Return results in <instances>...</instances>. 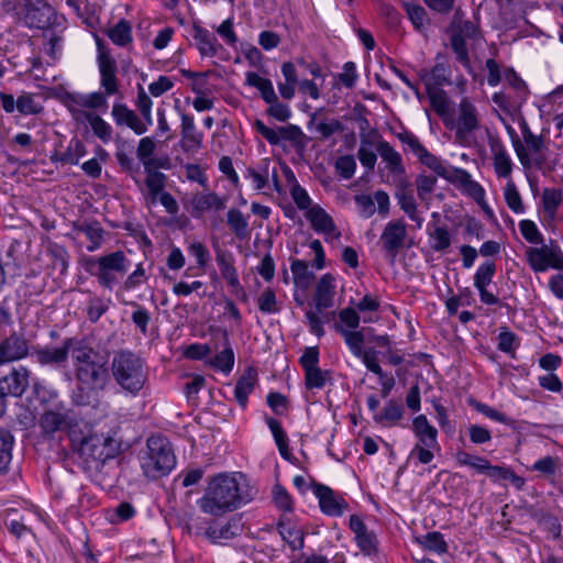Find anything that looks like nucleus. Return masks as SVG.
<instances>
[{
	"mask_svg": "<svg viewBox=\"0 0 563 563\" xmlns=\"http://www.w3.org/2000/svg\"><path fill=\"white\" fill-rule=\"evenodd\" d=\"M256 494L242 473H221L209 481L199 507L205 514L221 516L252 501Z\"/></svg>",
	"mask_w": 563,
	"mask_h": 563,
	"instance_id": "1",
	"label": "nucleus"
},
{
	"mask_svg": "<svg viewBox=\"0 0 563 563\" xmlns=\"http://www.w3.org/2000/svg\"><path fill=\"white\" fill-rule=\"evenodd\" d=\"M76 378L90 390H103L109 382L106 358L82 340L75 339L70 354Z\"/></svg>",
	"mask_w": 563,
	"mask_h": 563,
	"instance_id": "2",
	"label": "nucleus"
},
{
	"mask_svg": "<svg viewBox=\"0 0 563 563\" xmlns=\"http://www.w3.org/2000/svg\"><path fill=\"white\" fill-rule=\"evenodd\" d=\"M110 369L118 386L132 397L141 394L148 379L145 361L129 350L118 351L113 355Z\"/></svg>",
	"mask_w": 563,
	"mask_h": 563,
	"instance_id": "3",
	"label": "nucleus"
},
{
	"mask_svg": "<svg viewBox=\"0 0 563 563\" xmlns=\"http://www.w3.org/2000/svg\"><path fill=\"white\" fill-rule=\"evenodd\" d=\"M71 442L89 472H100L107 461L117 454L115 441L103 434H88L80 437L71 434Z\"/></svg>",
	"mask_w": 563,
	"mask_h": 563,
	"instance_id": "4",
	"label": "nucleus"
},
{
	"mask_svg": "<svg viewBox=\"0 0 563 563\" xmlns=\"http://www.w3.org/2000/svg\"><path fill=\"white\" fill-rule=\"evenodd\" d=\"M176 459L168 440L161 435L147 439L146 451L141 456V467L144 475L157 479L167 475L175 466Z\"/></svg>",
	"mask_w": 563,
	"mask_h": 563,
	"instance_id": "5",
	"label": "nucleus"
},
{
	"mask_svg": "<svg viewBox=\"0 0 563 563\" xmlns=\"http://www.w3.org/2000/svg\"><path fill=\"white\" fill-rule=\"evenodd\" d=\"M129 267L130 261L122 251L85 260V269L96 276L99 284L108 289H112L117 283V274L124 275Z\"/></svg>",
	"mask_w": 563,
	"mask_h": 563,
	"instance_id": "6",
	"label": "nucleus"
},
{
	"mask_svg": "<svg viewBox=\"0 0 563 563\" xmlns=\"http://www.w3.org/2000/svg\"><path fill=\"white\" fill-rule=\"evenodd\" d=\"M5 11L13 10L15 15L29 27L45 30L58 20L54 9L45 0H16L12 5L7 1Z\"/></svg>",
	"mask_w": 563,
	"mask_h": 563,
	"instance_id": "7",
	"label": "nucleus"
},
{
	"mask_svg": "<svg viewBox=\"0 0 563 563\" xmlns=\"http://www.w3.org/2000/svg\"><path fill=\"white\" fill-rule=\"evenodd\" d=\"M445 126L454 131L455 140L468 144L474 132L481 129V117L475 104L463 98L457 106L456 115L445 119Z\"/></svg>",
	"mask_w": 563,
	"mask_h": 563,
	"instance_id": "8",
	"label": "nucleus"
},
{
	"mask_svg": "<svg viewBox=\"0 0 563 563\" xmlns=\"http://www.w3.org/2000/svg\"><path fill=\"white\" fill-rule=\"evenodd\" d=\"M75 421L76 419L71 411L62 401L56 400L51 407L43 409L38 418V427L45 437L51 438L59 431H68L71 435L77 433L74 430Z\"/></svg>",
	"mask_w": 563,
	"mask_h": 563,
	"instance_id": "9",
	"label": "nucleus"
},
{
	"mask_svg": "<svg viewBox=\"0 0 563 563\" xmlns=\"http://www.w3.org/2000/svg\"><path fill=\"white\" fill-rule=\"evenodd\" d=\"M253 126L271 145H278L282 141H288L296 147L305 146L306 135L301 129L295 124L272 129L265 125L262 120L256 119Z\"/></svg>",
	"mask_w": 563,
	"mask_h": 563,
	"instance_id": "10",
	"label": "nucleus"
},
{
	"mask_svg": "<svg viewBox=\"0 0 563 563\" xmlns=\"http://www.w3.org/2000/svg\"><path fill=\"white\" fill-rule=\"evenodd\" d=\"M479 41V33L477 26L472 21H461L457 25V31L451 36V47L456 56V59L468 70L472 71L466 41Z\"/></svg>",
	"mask_w": 563,
	"mask_h": 563,
	"instance_id": "11",
	"label": "nucleus"
},
{
	"mask_svg": "<svg viewBox=\"0 0 563 563\" xmlns=\"http://www.w3.org/2000/svg\"><path fill=\"white\" fill-rule=\"evenodd\" d=\"M407 236L406 223L402 220L389 221L380 235V243L386 257L394 262L400 249L405 245Z\"/></svg>",
	"mask_w": 563,
	"mask_h": 563,
	"instance_id": "12",
	"label": "nucleus"
},
{
	"mask_svg": "<svg viewBox=\"0 0 563 563\" xmlns=\"http://www.w3.org/2000/svg\"><path fill=\"white\" fill-rule=\"evenodd\" d=\"M528 263L534 272H543L549 267L562 269L563 254L558 247L542 245L529 247L526 252Z\"/></svg>",
	"mask_w": 563,
	"mask_h": 563,
	"instance_id": "13",
	"label": "nucleus"
},
{
	"mask_svg": "<svg viewBox=\"0 0 563 563\" xmlns=\"http://www.w3.org/2000/svg\"><path fill=\"white\" fill-rule=\"evenodd\" d=\"M305 216L312 229L323 234L325 240H336L341 236V232L336 229L332 217L319 205L309 208Z\"/></svg>",
	"mask_w": 563,
	"mask_h": 563,
	"instance_id": "14",
	"label": "nucleus"
},
{
	"mask_svg": "<svg viewBox=\"0 0 563 563\" xmlns=\"http://www.w3.org/2000/svg\"><path fill=\"white\" fill-rule=\"evenodd\" d=\"M313 493L319 499V505L323 514L328 516L339 517L347 509L349 504L346 500L335 494L330 487L317 484L313 487Z\"/></svg>",
	"mask_w": 563,
	"mask_h": 563,
	"instance_id": "15",
	"label": "nucleus"
},
{
	"mask_svg": "<svg viewBox=\"0 0 563 563\" xmlns=\"http://www.w3.org/2000/svg\"><path fill=\"white\" fill-rule=\"evenodd\" d=\"M443 178L456 187L463 189L476 201L479 202L484 199V188L477 181L472 179V176L467 170L449 166Z\"/></svg>",
	"mask_w": 563,
	"mask_h": 563,
	"instance_id": "16",
	"label": "nucleus"
},
{
	"mask_svg": "<svg viewBox=\"0 0 563 563\" xmlns=\"http://www.w3.org/2000/svg\"><path fill=\"white\" fill-rule=\"evenodd\" d=\"M75 344L74 338H68L63 341V344L58 347H38L35 349L32 353V356L35 361L45 366V365H60L64 364L68 355L71 354L73 346Z\"/></svg>",
	"mask_w": 563,
	"mask_h": 563,
	"instance_id": "17",
	"label": "nucleus"
},
{
	"mask_svg": "<svg viewBox=\"0 0 563 563\" xmlns=\"http://www.w3.org/2000/svg\"><path fill=\"white\" fill-rule=\"evenodd\" d=\"M495 272L496 266L494 262L489 261L482 264L474 275V286L479 292L481 301L485 305H497L499 302L498 297L487 290Z\"/></svg>",
	"mask_w": 563,
	"mask_h": 563,
	"instance_id": "18",
	"label": "nucleus"
},
{
	"mask_svg": "<svg viewBox=\"0 0 563 563\" xmlns=\"http://www.w3.org/2000/svg\"><path fill=\"white\" fill-rule=\"evenodd\" d=\"M29 354L27 341L16 333H12L0 343V364L13 362Z\"/></svg>",
	"mask_w": 563,
	"mask_h": 563,
	"instance_id": "19",
	"label": "nucleus"
},
{
	"mask_svg": "<svg viewBox=\"0 0 563 563\" xmlns=\"http://www.w3.org/2000/svg\"><path fill=\"white\" fill-rule=\"evenodd\" d=\"M350 529L355 534L357 547L365 555L376 552L377 539L374 532L369 531L363 520L357 515L350 517Z\"/></svg>",
	"mask_w": 563,
	"mask_h": 563,
	"instance_id": "20",
	"label": "nucleus"
},
{
	"mask_svg": "<svg viewBox=\"0 0 563 563\" xmlns=\"http://www.w3.org/2000/svg\"><path fill=\"white\" fill-rule=\"evenodd\" d=\"M243 531V523L240 518L232 517L224 523L210 525L206 536L214 543H221L240 536Z\"/></svg>",
	"mask_w": 563,
	"mask_h": 563,
	"instance_id": "21",
	"label": "nucleus"
},
{
	"mask_svg": "<svg viewBox=\"0 0 563 563\" xmlns=\"http://www.w3.org/2000/svg\"><path fill=\"white\" fill-rule=\"evenodd\" d=\"M111 115L117 125L128 126L137 135L147 131V124L143 123L139 115L123 103H114Z\"/></svg>",
	"mask_w": 563,
	"mask_h": 563,
	"instance_id": "22",
	"label": "nucleus"
},
{
	"mask_svg": "<svg viewBox=\"0 0 563 563\" xmlns=\"http://www.w3.org/2000/svg\"><path fill=\"white\" fill-rule=\"evenodd\" d=\"M29 386V371L20 366L19 368H13L7 376L0 379V390L4 393L5 396H21Z\"/></svg>",
	"mask_w": 563,
	"mask_h": 563,
	"instance_id": "23",
	"label": "nucleus"
},
{
	"mask_svg": "<svg viewBox=\"0 0 563 563\" xmlns=\"http://www.w3.org/2000/svg\"><path fill=\"white\" fill-rule=\"evenodd\" d=\"M335 295V279L331 274L323 275L317 284L313 305L318 312L333 306Z\"/></svg>",
	"mask_w": 563,
	"mask_h": 563,
	"instance_id": "24",
	"label": "nucleus"
},
{
	"mask_svg": "<svg viewBox=\"0 0 563 563\" xmlns=\"http://www.w3.org/2000/svg\"><path fill=\"white\" fill-rule=\"evenodd\" d=\"M490 151L496 175L500 178H510L514 163L504 144L495 141L490 144Z\"/></svg>",
	"mask_w": 563,
	"mask_h": 563,
	"instance_id": "25",
	"label": "nucleus"
},
{
	"mask_svg": "<svg viewBox=\"0 0 563 563\" xmlns=\"http://www.w3.org/2000/svg\"><path fill=\"white\" fill-rule=\"evenodd\" d=\"M522 146L528 158V163L520 164L525 168H530L533 164L540 166L544 161L543 151L545 150V143L542 135L531 134L522 140Z\"/></svg>",
	"mask_w": 563,
	"mask_h": 563,
	"instance_id": "26",
	"label": "nucleus"
},
{
	"mask_svg": "<svg viewBox=\"0 0 563 563\" xmlns=\"http://www.w3.org/2000/svg\"><path fill=\"white\" fill-rule=\"evenodd\" d=\"M181 144L185 151H195L201 146L202 135L197 132L194 118L181 112Z\"/></svg>",
	"mask_w": 563,
	"mask_h": 563,
	"instance_id": "27",
	"label": "nucleus"
},
{
	"mask_svg": "<svg viewBox=\"0 0 563 563\" xmlns=\"http://www.w3.org/2000/svg\"><path fill=\"white\" fill-rule=\"evenodd\" d=\"M412 431L418 438L417 443H422L426 446H438V430L430 424L424 415H419L413 419Z\"/></svg>",
	"mask_w": 563,
	"mask_h": 563,
	"instance_id": "28",
	"label": "nucleus"
},
{
	"mask_svg": "<svg viewBox=\"0 0 563 563\" xmlns=\"http://www.w3.org/2000/svg\"><path fill=\"white\" fill-rule=\"evenodd\" d=\"M227 199L219 197L213 191L198 192L192 197V207L199 213L220 211L225 208Z\"/></svg>",
	"mask_w": 563,
	"mask_h": 563,
	"instance_id": "29",
	"label": "nucleus"
},
{
	"mask_svg": "<svg viewBox=\"0 0 563 563\" xmlns=\"http://www.w3.org/2000/svg\"><path fill=\"white\" fill-rule=\"evenodd\" d=\"M377 152L382 159L387 164L391 175L405 174V166L400 153H398L388 142L380 141L377 144Z\"/></svg>",
	"mask_w": 563,
	"mask_h": 563,
	"instance_id": "30",
	"label": "nucleus"
},
{
	"mask_svg": "<svg viewBox=\"0 0 563 563\" xmlns=\"http://www.w3.org/2000/svg\"><path fill=\"white\" fill-rule=\"evenodd\" d=\"M65 25L62 21H54V23L43 30V36L47 41L48 48L46 53L53 58H57L62 51V43L64 40Z\"/></svg>",
	"mask_w": 563,
	"mask_h": 563,
	"instance_id": "31",
	"label": "nucleus"
},
{
	"mask_svg": "<svg viewBox=\"0 0 563 563\" xmlns=\"http://www.w3.org/2000/svg\"><path fill=\"white\" fill-rule=\"evenodd\" d=\"M256 383V373L253 368H249L239 378L234 388V396L241 407L247 404L249 395L254 390Z\"/></svg>",
	"mask_w": 563,
	"mask_h": 563,
	"instance_id": "32",
	"label": "nucleus"
},
{
	"mask_svg": "<svg viewBox=\"0 0 563 563\" xmlns=\"http://www.w3.org/2000/svg\"><path fill=\"white\" fill-rule=\"evenodd\" d=\"M426 88H440L450 82V69L443 63H437L431 71L421 74Z\"/></svg>",
	"mask_w": 563,
	"mask_h": 563,
	"instance_id": "33",
	"label": "nucleus"
},
{
	"mask_svg": "<svg viewBox=\"0 0 563 563\" xmlns=\"http://www.w3.org/2000/svg\"><path fill=\"white\" fill-rule=\"evenodd\" d=\"M84 121H87L95 134L102 143L107 144L112 139L113 129L100 115L90 111L88 114H82Z\"/></svg>",
	"mask_w": 563,
	"mask_h": 563,
	"instance_id": "34",
	"label": "nucleus"
},
{
	"mask_svg": "<svg viewBox=\"0 0 563 563\" xmlns=\"http://www.w3.org/2000/svg\"><path fill=\"white\" fill-rule=\"evenodd\" d=\"M544 212L551 221L555 220L559 207L563 203V194L558 188H544L541 195Z\"/></svg>",
	"mask_w": 563,
	"mask_h": 563,
	"instance_id": "35",
	"label": "nucleus"
},
{
	"mask_svg": "<svg viewBox=\"0 0 563 563\" xmlns=\"http://www.w3.org/2000/svg\"><path fill=\"white\" fill-rule=\"evenodd\" d=\"M308 128L314 130L318 133V137L321 140L329 139L335 133L343 131V124L336 119H330L325 121H318L316 114H312Z\"/></svg>",
	"mask_w": 563,
	"mask_h": 563,
	"instance_id": "36",
	"label": "nucleus"
},
{
	"mask_svg": "<svg viewBox=\"0 0 563 563\" xmlns=\"http://www.w3.org/2000/svg\"><path fill=\"white\" fill-rule=\"evenodd\" d=\"M192 37L201 55L214 56L217 54V38L209 31L200 26H195Z\"/></svg>",
	"mask_w": 563,
	"mask_h": 563,
	"instance_id": "37",
	"label": "nucleus"
},
{
	"mask_svg": "<svg viewBox=\"0 0 563 563\" xmlns=\"http://www.w3.org/2000/svg\"><path fill=\"white\" fill-rule=\"evenodd\" d=\"M246 85L256 88L265 102L274 101L277 97L273 82L268 78L261 77L257 73H246Z\"/></svg>",
	"mask_w": 563,
	"mask_h": 563,
	"instance_id": "38",
	"label": "nucleus"
},
{
	"mask_svg": "<svg viewBox=\"0 0 563 563\" xmlns=\"http://www.w3.org/2000/svg\"><path fill=\"white\" fill-rule=\"evenodd\" d=\"M155 150L156 143L152 137L145 136L140 140L136 148V155L145 169L163 167L162 164H157L156 159L152 157Z\"/></svg>",
	"mask_w": 563,
	"mask_h": 563,
	"instance_id": "39",
	"label": "nucleus"
},
{
	"mask_svg": "<svg viewBox=\"0 0 563 563\" xmlns=\"http://www.w3.org/2000/svg\"><path fill=\"white\" fill-rule=\"evenodd\" d=\"M431 106L434 111L442 118L445 123V119L451 115L450 101L448 95L441 88H426Z\"/></svg>",
	"mask_w": 563,
	"mask_h": 563,
	"instance_id": "40",
	"label": "nucleus"
},
{
	"mask_svg": "<svg viewBox=\"0 0 563 563\" xmlns=\"http://www.w3.org/2000/svg\"><path fill=\"white\" fill-rule=\"evenodd\" d=\"M227 223L238 239L243 240L249 238L250 227L247 219L239 209L232 208L228 211Z\"/></svg>",
	"mask_w": 563,
	"mask_h": 563,
	"instance_id": "41",
	"label": "nucleus"
},
{
	"mask_svg": "<svg viewBox=\"0 0 563 563\" xmlns=\"http://www.w3.org/2000/svg\"><path fill=\"white\" fill-rule=\"evenodd\" d=\"M395 197L398 201L400 209L409 217V219L417 223L420 228L422 218L418 214L417 202L412 191H396Z\"/></svg>",
	"mask_w": 563,
	"mask_h": 563,
	"instance_id": "42",
	"label": "nucleus"
},
{
	"mask_svg": "<svg viewBox=\"0 0 563 563\" xmlns=\"http://www.w3.org/2000/svg\"><path fill=\"white\" fill-rule=\"evenodd\" d=\"M335 329L344 338L346 345L354 356L363 355V344L365 336L362 331L349 330L340 324H336Z\"/></svg>",
	"mask_w": 563,
	"mask_h": 563,
	"instance_id": "43",
	"label": "nucleus"
},
{
	"mask_svg": "<svg viewBox=\"0 0 563 563\" xmlns=\"http://www.w3.org/2000/svg\"><path fill=\"white\" fill-rule=\"evenodd\" d=\"M63 104L69 110L76 121H84L82 114H88L84 106V95L75 92H65L62 96Z\"/></svg>",
	"mask_w": 563,
	"mask_h": 563,
	"instance_id": "44",
	"label": "nucleus"
},
{
	"mask_svg": "<svg viewBox=\"0 0 563 563\" xmlns=\"http://www.w3.org/2000/svg\"><path fill=\"white\" fill-rule=\"evenodd\" d=\"M404 408L401 405L395 402L394 400H389L386 402L383 410L374 417L376 422H379L384 426L386 424H395L399 420L402 419Z\"/></svg>",
	"mask_w": 563,
	"mask_h": 563,
	"instance_id": "45",
	"label": "nucleus"
},
{
	"mask_svg": "<svg viewBox=\"0 0 563 563\" xmlns=\"http://www.w3.org/2000/svg\"><path fill=\"white\" fill-rule=\"evenodd\" d=\"M16 110L22 115H36L43 112L44 108L34 95L23 92L16 99Z\"/></svg>",
	"mask_w": 563,
	"mask_h": 563,
	"instance_id": "46",
	"label": "nucleus"
},
{
	"mask_svg": "<svg viewBox=\"0 0 563 563\" xmlns=\"http://www.w3.org/2000/svg\"><path fill=\"white\" fill-rule=\"evenodd\" d=\"M504 198L506 205L512 212L517 214H523L526 212L522 198L512 180L507 181L504 188Z\"/></svg>",
	"mask_w": 563,
	"mask_h": 563,
	"instance_id": "47",
	"label": "nucleus"
},
{
	"mask_svg": "<svg viewBox=\"0 0 563 563\" xmlns=\"http://www.w3.org/2000/svg\"><path fill=\"white\" fill-rule=\"evenodd\" d=\"M290 268L295 285L303 289L307 288L313 278V273L309 271L307 262L302 260H294Z\"/></svg>",
	"mask_w": 563,
	"mask_h": 563,
	"instance_id": "48",
	"label": "nucleus"
},
{
	"mask_svg": "<svg viewBox=\"0 0 563 563\" xmlns=\"http://www.w3.org/2000/svg\"><path fill=\"white\" fill-rule=\"evenodd\" d=\"M78 230L90 241V244L87 246L89 252H95L101 246L104 231L98 223L85 222L78 228Z\"/></svg>",
	"mask_w": 563,
	"mask_h": 563,
	"instance_id": "49",
	"label": "nucleus"
},
{
	"mask_svg": "<svg viewBox=\"0 0 563 563\" xmlns=\"http://www.w3.org/2000/svg\"><path fill=\"white\" fill-rule=\"evenodd\" d=\"M211 364L224 373L232 371L234 365V352L229 344L227 335H224V349L213 357Z\"/></svg>",
	"mask_w": 563,
	"mask_h": 563,
	"instance_id": "50",
	"label": "nucleus"
},
{
	"mask_svg": "<svg viewBox=\"0 0 563 563\" xmlns=\"http://www.w3.org/2000/svg\"><path fill=\"white\" fill-rule=\"evenodd\" d=\"M13 437L7 430L0 431V473H5L12 460Z\"/></svg>",
	"mask_w": 563,
	"mask_h": 563,
	"instance_id": "51",
	"label": "nucleus"
},
{
	"mask_svg": "<svg viewBox=\"0 0 563 563\" xmlns=\"http://www.w3.org/2000/svg\"><path fill=\"white\" fill-rule=\"evenodd\" d=\"M108 36L117 45L124 46L129 44L132 41L130 23L125 20L119 21L109 30Z\"/></svg>",
	"mask_w": 563,
	"mask_h": 563,
	"instance_id": "52",
	"label": "nucleus"
},
{
	"mask_svg": "<svg viewBox=\"0 0 563 563\" xmlns=\"http://www.w3.org/2000/svg\"><path fill=\"white\" fill-rule=\"evenodd\" d=\"M278 527L283 540L286 541L292 550L303 548V532L300 529L286 526L283 522H279Z\"/></svg>",
	"mask_w": 563,
	"mask_h": 563,
	"instance_id": "53",
	"label": "nucleus"
},
{
	"mask_svg": "<svg viewBox=\"0 0 563 563\" xmlns=\"http://www.w3.org/2000/svg\"><path fill=\"white\" fill-rule=\"evenodd\" d=\"M402 7L413 26L417 30H422L428 22V15L424 8L412 2H404Z\"/></svg>",
	"mask_w": 563,
	"mask_h": 563,
	"instance_id": "54",
	"label": "nucleus"
},
{
	"mask_svg": "<svg viewBox=\"0 0 563 563\" xmlns=\"http://www.w3.org/2000/svg\"><path fill=\"white\" fill-rule=\"evenodd\" d=\"M431 249L435 252H444L451 245V234L446 227H435L430 233Z\"/></svg>",
	"mask_w": 563,
	"mask_h": 563,
	"instance_id": "55",
	"label": "nucleus"
},
{
	"mask_svg": "<svg viewBox=\"0 0 563 563\" xmlns=\"http://www.w3.org/2000/svg\"><path fill=\"white\" fill-rule=\"evenodd\" d=\"M331 379V373L323 371L320 367L309 369L305 372V382L307 388L321 389L325 386L327 382Z\"/></svg>",
	"mask_w": 563,
	"mask_h": 563,
	"instance_id": "56",
	"label": "nucleus"
},
{
	"mask_svg": "<svg viewBox=\"0 0 563 563\" xmlns=\"http://www.w3.org/2000/svg\"><path fill=\"white\" fill-rule=\"evenodd\" d=\"M417 157L421 164L433 170L438 176L442 178L445 176L449 166L445 165L442 159L431 154L427 148Z\"/></svg>",
	"mask_w": 563,
	"mask_h": 563,
	"instance_id": "57",
	"label": "nucleus"
},
{
	"mask_svg": "<svg viewBox=\"0 0 563 563\" xmlns=\"http://www.w3.org/2000/svg\"><path fill=\"white\" fill-rule=\"evenodd\" d=\"M437 185V178L433 176L420 174L416 178L417 195L421 201L429 200L431 192Z\"/></svg>",
	"mask_w": 563,
	"mask_h": 563,
	"instance_id": "58",
	"label": "nucleus"
},
{
	"mask_svg": "<svg viewBox=\"0 0 563 563\" xmlns=\"http://www.w3.org/2000/svg\"><path fill=\"white\" fill-rule=\"evenodd\" d=\"M274 99V101L272 100L266 102L268 104L266 113L279 122L288 121L291 117L290 107L280 102L278 97H275Z\"/></svg>",
	"mask_w": 563,
	"mask_h": 563,
	"instance_id": "59",
	"label": "nucleus"
},
{
	"mask_svg": "<svg viewBox=\"0 0 563 563\" xmlns=\"http://www.w3.org/2000/svg\"><path fill=\"white\" fill-rule=\"evenodd\" d=\"M520 233L526 241L533 244H542L543 236L540 233L537 224L531 220H521L519 222Z\"/></svg>",
	"mask_w": 563,
	"mask_h": 563,
	"instance_id": "60",
	"label": "nucleus"
},
{
	"mask_svg": "<svg viewBox=\"0 0 563 563\" xmlns=\"http://www.w3.org/2000/svg\"><path fill=\"white\" fill-rule=\"evenodd\" d=\"M336 173L344 179H350L354 176L356 169V162L352 155H343L336 158L334 164Z\"/></svg>",
	"mask_w": 563,
	"mask_h": 563,
	"instance_id": "61",
	"label": "nucleus"
},
{
	"mask_svg": "<svg viewBox=\"0 0 563 563\" xmlns=\"http://www.w3.org/2000/svg\"><path fill=\"white\" fill-rule=\"evenodd\" d=\"M147 172L145 184L153 197L158 195L165 186V176L159 172L145 169Z\"/></svg>",
	"mask_w": 563,
	"mask_h": 563,
	"instance_id": "62",
	"label": "nucleus"
},
{
	"mask_svg": "<svg viewBox=\"0 0 563 563\" xmlns=\"http://www.w3.org/2000/svg\"><path fill=\"white\" fill-rule=\"evenodd\" d=\"M274 503L277 508L284 511L292 510V499L288 492L280 485L276 484L273 488Z\"/></svg>",
	"mask_w": 563,
	"mask_h": 563,
	"instance_id": "63",
	"label": "nucleus"
},
{
	"mask_svg": "<svg viewBox=\"0 0 563 563\" xmlns=\"http://www.w3.org/2000/svg\"><path fill=\"white\" fill-rule=\"evenodd\" d=\"M258 309L264 313H275L277 309V301L275 292L267 288L258 298Z\"/></svg>",
	"mask_w": 563,
	"mask_h": 563,
	"instance_id": "64",
	"label": "nucleus"
}]
</instances>
